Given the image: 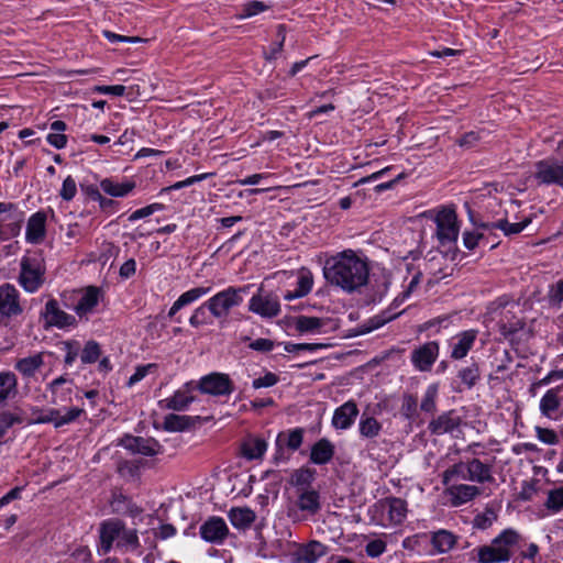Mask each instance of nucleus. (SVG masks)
I'll return each mask as SVG.
<instances>
[{"mask_svg": "<svg viewBox=\"0 0 563 563\" xmlns=\"http://www.w3.org/2000/svg\"><path fill=\"white\" fill-rule=\"evenodd\" d=\"M100 548L101 554H107L112 548L121 553L141 555L143 553L135 529L126 528L119 519L106 520L100 525Z\"/></svg>", "mask_w": 563, "mask_h": 563, "instance_id": "f257e3e1", "label": "nucleus"}, {"mask_svg": "<svg viewBox=\"0 0 563 563\" xmlns=\"http://www.w3.org/2000/svg\"><path fill=\"white\" fill-rule=\"evenodd\" d=\"M386 284L369 277V262L362 252H354V300L360 306L379 301L386 292Z\"/></svg>", "mask_w": 563, "mask_h": 563, "instance_id": "f03ea898", "label": "nucleus"}, {"mask_svg": "<svg viewBox=\"0 0 563 563\" xmlns=\"http://www.w3.org/2000/svg\"><path fill=\"white\" fill-rule=\"evenodd\" d=\"M407 501L399 497H386L379 499L367 508L365 517L354 514V522L363 521L382 527L399 526L407 517Z\"/></svg>", "mask_w": 563, "mask_h": 563, "instance_id": "7ed1b4c3", "label": "nucleus"}, {"mask_svg": "<svg viewBox=\"0 0 563 563\" xmlns=\"http://www.w3.org/2000/svg\"><path fill=\"white\" fill-rule=\"evenodd\" d=\"M323 276L329 284L352 292V250L347 249L328 257Z\"/></svg>", "mask_w": 563, "mask_h": 563, "instance_id": "20e7f679", "label": "nucleus"}, {"mask_svg": "<svg viewBox=\"0 0 563 563\" xmlns=\"http://www.w3.org/2000/svg\"><path fill=\"white\" fill-rule=\"evenodd\" d=\"M520 536L514 529H505L490 544L476 549L478 563H503L511 559L510 548L519 542Z\"/></svg>", "mask_w": 563, "mask_h": 563, "instance_id": "39448f33", "label": "nucleus"}, {"mask_svg": "<svg viewBox=\"0 0 563 563\" xmlns=\"http://www.w3.org/2000/svg\"><path fill=\"white\" fill-rule=\"evenodd\" d=\"M250 288L251 285L242 287L230 286L210 297L206 301V306H208L212 317L218 320H225L231 310L243 302L244 295L249 292Z\"/></svg>", "mask_w": 563, "mask_h": 563, "instance_id": "423d86ee", "label": "nucleus"}, {"mask_svg": "<svg viewBox=\"0 0 563 563\" xmlns=\"http://www.w3.org/2000/svg\"><path fill=\"white\" fill-rule=\"evenodd\" d=\"M19 284L29 294L36 292L44 283L45 265L38 253L26 254L20 262Z\"/></svg>", "mask_w": 563, "mask_h": 563, "instance_id": "0eeeda50", "label": "nucleus"}, {"mask_svg": "<svg viewBox=\"0 0 563 563\" xmlns=\"http://www.w3.org/2000/svg\"><path fill=\"white\" fill-rule=\"evenodd\" d=\"M23 312L24 303L15 286L9 283L0 285V325H9Z\"/></svg>", "mask_w": 563, "mask_h": 563, "instance_id": "6e6552de", "label": "nucleus"}, {"mask_svg": "<svg viewBox=\"0 0 563 563\" xmlns=\"http://www.w3.org/2000/svg\"><path fill=\"white\" fill-rule=\"evenodd\" d=\"M533 178L538 185H556L563 188V159L548 157L534 164Z\"/></svg>", "mask_w": 563, "mask_h": 563, "instance_id": "1a4fd4ad", "label": "nucleus"}, {"mask_svg": "<svg viewBox=\"0 0 563 563\" xmlns=\"http://www.w3.org/2000/svg\"><path fill=\"white\" fill-rule=\"evenodd\" d=\"M303 435V428H294L280 431L275 440L276 451L274 454V461L276 463L286 462L290 454L301 446Z\"/></svg>", "mask_w": 563, "mask_h": 563, "instance_id": "9d476101", "label": "nucleus"}, {"mask_svg": "<svg viewBox=\"0 0 563 563\" xmlns=\"http://www.w3.org/2000/svg\"><path fill=\"white\" fill-rule=\"evenodd\" d=\"M202 394L211 396H229L234 386L228 374L213 372L202 376L197 386Z\"/></svg>", "mask_w": 563, "mask_h": 563, "instance_id": "9b49d317", "label": "nucleus"}, {"mask_svg": "<svg viewBox=\"0 0 563 563\" xmlns=\"http://www.w3.org/2000/svg\"><path fill=\"white\" fill-rule=\"evenodd\" d=\"M42 316L47 327H54L60 330L74 329L78 323L75 316L60 309L56 299H49L45 303Z\"/></svg>", "mask_w": 563, "mask_h": 563, "instance_id": "f8f14e48", "label": "nucleus"}, {"mask_svg": "<svg viewBox=\"0 0 563 563\" xmlns=\"http://www.w3.org/2000/svg\"><path fill=\"white\" fill-rule=\"evenodd\" d=\"M249 310L262 318H274L280 312V303L277 296L260 288L250 299Z\"/></svg>", "mask_w": 563, "mask_h": 563, "instance_id": "ddd939ff", "label": "nucleus"}, {"mask_svg": "<svg viewBox=\"0 0 563 563\" xmlns=\"http://www.w3.org/2000/svg\"><path fill=\"white\" fill-rule=\"evenodd\" d=\"M230 533L225 520L218 516L209 517L199 528L201 539L208 543L220 545Z\"/></svg>", "mask_w": 563, "mask_h": 563, "instance_id": "4468645a", "label": "nucleus"}, {"mask_svg": "<svg viewBox=\"0 0 563 563\" xmlns=\"http://www.w3.org/2000/svg\"><path fill=\"white\" fill-rule=\"evenodd\" d=\"M440 352L437 341H429L416 347L410 355L413 367L419 372H430Z\"/></svg>", "mask_w": 563, "mask_h": 563, "instance_id": "2eb2a0df", "label": "nucleus"}, {"mask_svg": "<svg viewBox=\"0 0 563 563\" xmlns=\"http://www.w3.org/2000/svg\"><path fill=\"white\" fill-rule=\"evenodd\" d=\"M194 383H186L181 388L177 389L170 397L158 401L162 409L173 411H184L196 400Z\"/></svg>", "mask_w": 563, "mask_h": 563, "instance_id": "dca6fc26", "label": "nucleus"}, {"mask_svg": "<svg viewBox=\"0 0 563 563\" xmlns=\"http://www.w3.org/2000/svg\"><path fill=\"white\" fill-rule=\"evenodd\" d=\"M133 454L154 456L162 453V445L153 438H142L126 434L119 443Z\"/></svg>", "mask_w": 563, "mask_h": 563, "instance_id": "f3484780", "label": "nucleus"}, {"mask_svg": "<svg viewBox=\"0 0 563 563\" xmlns=\"http://www.w3.org/2000/svg\"><path fill=\"white\" fill-rule=\"evenodd\" d=\"M461 424L462 418L455 410H449L432 419L428 424V430L431 434L442 435L454 432Z\"/></svg>", "mask_w": 563, "mask_h": 563, "instance_id": "a211bd4d", "label": "nucleus"}, {"mask_svg": "<svg viewBox=\"0 0 563 563\" xmlns=\"http://www.w3.org/2000/svg\"><path fill=\"white\" fill-rule=\"evenodd\" d=\"M327 545L316 540L300 544L292 553V562L317 563L320 558L327 554Z\"/></svg>", "mask_w": 563, "mask_h": 563, "instance_id": "6ab92c4d", "label": "nucleus"}, {"mask_svg": "<svg viewBox=\"0 0 563 563\" xmlns=\"http://www.w3.org/2000/svg\"><path fill=\"white\" fill-rule=\"evenodd\" d=\"M47 355L45 352L34 353L32 355L16 360L14 369L22 376L23 379L30 380L34 378L36 373L44 365V358Z\"/></svg>", "mask_w": 563, "mask_h": 563, "instance_id": "aec40b11", "label": "nucleus"}, {"mask_svg": "<svg viewBox=\"0 0 563 563\" xmlns=\"http://www.w3.org/2000/svg\"><path fill=\"white\" fill-rule=\"evenodd\" d=\"M437 235L442 244L457 239L459 228L456 225V216L453 211L437 218Z\"/></svg>", "mask_w": 563, "mask_h": 563, "instance_id": "412c9836", "label": "nucleus"}, {"mask_svg": "<svg viewBox=\"0 0 563 563\" xmlns=\"http://www.w3.org/2000/svg\"><path fill=\"white\" fill-rule=\"evenodd\" d=\"M46 234V214L43 211L33 213L26 223L25 240L32 244L41 243Z\"/></svg>", "mask_w": 563, "mask_h": 563, "instance_id": "4be33fe9", "label": "nucleus"}, {"mask_svg": "<svg viewBox=\"0 0 563 563\" xmlns=\"http://www.w3.org/2000/svg\"><path fill=\"white\" fill-rule=\"evenodd\" d=\"M313 286V275L308 268H300L297 273V285L294 290H287L284 294V299L287 301H291L297 298H302L307 296Z\"/></svg>", "mask_w": 563, "mask_h": 563, "instance_id": "5701e85b", "label": "nucleus"}, {"mask_svg": "<svg viewBox=\"0 0 563 563\" xmlns=\"http://www.w3.org/2000/svg\"><path fill=\"white\" fill-rule=\"evenodd\" d=\"M563 393V384L549 389L540 400V411L547 418H554L560 409L563 398L560 394Z\"/></svg>", "mask_w": 563, "mask_h": 563, "instance_id": "b1692460", "label": "nucleus"}, {"mask_svg": "<svg viewBox=\"0 0 563 563\" xmlns=\"http://www.w3.org/2000/svg\"><path fill=\"white\" fill-rule=\"evenodd\" d=\"M100 290L95 286L87 287L77 303L74 307L75 312L80 318L86 317L91 313L93 309L97 307L100 300Z\"/></svg>", "mask_w": 563, "mask_h": 563, "instance_id": "393cba45", "label": "nucleus"}, {"mask_svg": "<svg viewBox=\"0 0 563 563\" xmlns=\"http://www.w3.org/2000/svg\"><path fill=\"white\" fill-rule=\"evenodd\" d=\"M453 506L464 505L482 494V489L474 485L459 484L448 488Z\"/></svg>", "mask_w": 563, "mask_h": 563, "instance_id": "a878e982", "label": "nucleus"}, {"mask_svg": "<svg viewBox=\"0 0 563 563\" xmlns=\"http://www.w3.org/2000/svg\"><path fill=\"white\" fill-rule=\"evenodd\" d=\"M228 518L235 529L247 530L256 520V514L249 507H232Z\"/></svg>", "mask_w": 563, "mask_h": 563, "instance_id": "bb28decb", "label": "nucleus"}, {"mask_svg": "<svg viewBox=\"0 0 563 563\" xmlns=\"http://www.w3.org/2000/svg\"><path fill=\"white\" fill-rule=\"evenodd\" d=\"M25 422L24 411L20 407H13L0 411V443L9 430L14 426Z\"/></svg>", "mask_w": 563, "mask_h": 563, "instance_id": "cd10ccee", "label": "nucleus"}, {"mask_svg": "<svg viewBox=\"0 0 563 563\" xmlns=\"http://www.w3.org/2000/svg\"><path fill=\"white\" fill-rule=\"evenodd\" d=\"M468 462L467 481L478 484L493 483L495 481L492 474V466L483 463L479 459H472Z\"/></svg>", "mask_w": 563, "mask_h": 563, "instance_id": "c85d7f7f", "label": "nucleus"}, {"mask_svg": "<svg viewBox=\"0 0 563 563\" xmlns=\"http://www.w3.org/2000/svg\"><path fill=\"white\" fill-rule=\"evenodd\" d=\"M532 221L531 217L525 218L522 221L517 223H510L507 219H500L496 222H483L478 224L479 228H483L485 230H493V229H499L504 232L505 235H516L522 232Z\"/></svg>", "mask_w": 563, "mask_h": 563, "instance_id": "c756f323", "label": "nucleus"}, {"mask_svg": "<svg viewBox=\"0 0 563 563\" xmlns=\"http://www.w3.org/2000/svg\"><path fill=\"white\" fill-rule=\"evenodd\" d=\"M477 331L475 330H467L460 333L456 336L457 341L452 346L451 357L453 360L464 358L473 347Z\"/></svg>", "mask_w": 563, "mask_h": 563, "instance_id": "7c9ffc66", "label": "nucleus"}, {"mask_svg": "<svg viewBox=\"0 0 563 563\" xmlns=\"http://www.w3.org/2000/svg\"><path fill=\"white\" fill-rule=\"evenodd\" d=\"M18 394V377L11 371L0 372V406L7 404Z\"/></svg>", "mask_w": 563, "mask_h": 563, "instance_id": "2f4dec72", "label": "nucleus"}, {"mask_svg": "<svg viewBox=\"0 0 563 563\" xmlns=\"http://www.w3.org/2000/svg\"><path fill=\"white\" fill-rule=\"evenodd\" d=\"M334 454L333 444L325 438L317 441L310 451V461L317 465H323L331 461Z\"/></svg>", "mask_w": 563, "mask_h": 563, "instance_id": "473e14b6", "label": "nucleus"}, {"mask_svg": "<svg viewBox=\"0 0 563 563\" xmlns=\"http://www.w3.org/2000/svg\"><path fill=\"white\" fill-rule=\"evenodd\" d=\"M210 291L211 287H195L185 291L170 307L168 311V317H174L181 308L195 302L196 300L209 294Z\"/></svg>", "mask_w": 563, "mask_h": 563, "instance_id": "72a5a7b5", "label": "nucleus"}, {"mask_svg": "<svg viewBox=\"0 0 563 563\" xmlns=\"http://www.w3.org/2000/svg\"><path fill=\"white\" fill-rule=\"evenodd\" d=\"M100 188L107 195L120 198L128 196L135 188V183L131 180L118 183L113 178H104L100 181Z\"/></svg>", "mask_w": 563, "mask_h": 563, "instance_id": "f704fd0d", "label": "nucleus"}, {"mask_svg": "<svg viewBox=\"0 0 563 563\" xmlns=\"http://www.w3.org/2000/svg\"><path fill=\"white\" fill-rule=\"evenodd\" d=\"M398 316L399 313L388 314V311H384L380 314L374 316L373 318L368 319L365 323L354 328V338L369 333L373 330H376L386 324L387 322L394 320Z\"/></svg>", "mask_w": 563, "mask_h": 563, "instance_id": "c9c22d12", "label": "nucleus"}, {"mask_svg": "<svg viewBox=\"0 0 563 563\" xmlns=\"http://www.w3.org/2000/svg\"><path fill=\"white\" fill-rule=\"evenodd\" d=\"M267 450V442L261 438H249L242 444V454L247 460L263 457Z\"/></svg>", "mask_w": 563, "mask_h": 563, "instance_id": "e433bc0d", "label": "nucleus"}, {"mask_svg": "<svg viewBox=\"0 0 563 563\" xmlns=\"http://www.w3.org/2000/svg\"><path fill=\"white\" fill-rule=\"evenodd\" d=\"M456 540L451 531L441 529L432 533L431 544L437 552L446 553L455 545Z\"/></svg>", "mask_w": 563, "mask_h": 563, "instance_id": "4c0bfd02", "label": "nucleus"}, {"mask_svg": "<svg viewBox=\"0 0 563 563\" xmlns=\"http://www.w3.org/2000/svg\"><path fill=\"white\" fill-rule=\"evenodd\" d=\"M297 505L302 511L316 514L320 509V496L313 489H305L299 495Z\"/></svg>", "mask_w": 563, "mask_h": 563, "instance_id": "58836bf2", "label": "nucleus"}, {"mask_svg": "<svg viewBox=\"0 0 563 563\" xmlns=\"http://www.w3.org/2000/svg\"><path fill=\"white\" fill-rule=\"evenodd\" d=\"M324 325V320L317 317L299 316L295 320V328L300 333H317Z\"/></svg>", "mask_w": 563, "mask_h": 563, "instance_id": "ea45409f", "label": "nucleus"}, {"mask_svg": "<svg viewBox=\"0 0 563 563\" xmlns=\"http://www.w3.org/2000/svg\"><path fill=\"white\" fill-rule=\"evenodd\" d=\"M352 422V400L339 407L333 415L332 424L335 429H347Z\"/></svg>", "mask_w": 563, "mask_h": 563, "instance_id": "a19ab883", "label": "nucleus"}, {"mask_svg": "<svg viewBox=\"0 0 563 563\" xmlns=\"http://www.w3.org/2000/svg\"><path fill=\"white\" fill-rule=\"evenodd\" d=\"M269 8L271 7L263 1H258V0L247 1L241 5L239 12L235 14V18L238 20H245V19L252 18V16H255L262 12H265Z\"/></svg>", "mask_w": 563, "mask_h": 563, "instance_id": "79ce46f5", "label": "nucleus"}, {"mask_svg": "<svg viewBox=\"0 0 563 563\" xmlns=\"http://www.w3.org/2000/svg\"><path fill=\"white\" fill-rule=\"evenodd\" d=\"M191 417L169 413L164 418V429L172 432L184 431L191 426Z\"/></svg>", "mask_w": 563, "mask_h": 563, "instance_id": "37998d69", "label": "nucleus"}, {"mask_svg": "<svg viewBox=\"0 0 563 563\" xmlns=\"http://www.w3.org/2000/svg\"><path fill=\"white\" fill-rule=\"evenodd\" d=\"M457 377L468 389L473 388L481 378L478 364L473 362L468 366L461 368Z\"/></svg>", "mask_w": 563, "mask_h": 563, "instance_id": "c03bdc74", "label": "nucleus"}, {"mask_svg": "<svg viewBox=\"0 0 563 563\" xmlns=\"http://www.w3.org/2000/svg\"><path fill=\"white\" fill-rule=\"evenodd\" d=\"M32 419L27 424L53 423L55 427V417H57V409L48 408L46 410L38 407L31 408Z\"/></svg>", "mask_w": 563, "mask_h": 563, "instance_id": "a18cd8bd", "label": "nucleus"}, {"mask_svg": "<svg viewBox=\"0 0 563 563\" xmlns=\"http://www.w3.org/2000/svg\"><path fill=\"white\" fill-rule=\"evenodd\" d=\"M468 474V462H459L446 468L442 474V483L448 485L451 479L459 477L463 481H467Z\"/></svg>", "mask_w": 563, "mask_h": 563, "instance_id": "49530a36", "label": "nucleus"}, {"mask_svg": "<svg viewBox=\"0 0 563 563\" xmlns=\"http://www.w3.org/2000/svg\"><path fill=\"white\" fill-rule=\"evenodd\" d=\"M498 519L497 512L492 507H486L481 514H477L473 519V528L478 530H486L493 526Z\"/></svg>", "mask_w": 563, "mask_h": 563, "instance_id": "de8ad7c7", "label": "nucleus"}, {"mask_svg": "<svg viewBox=\"0 0 563 563\" xmlns=\"http://www.w3.org/2000/svg\"><path fill=\"white\" fill-rule=\"evenodd\" d=\"M101 356V346L95 340L86 342L84 349L80 352V361L82 364H92Z\"/></svg>", "mask_w": 563, "mask_h": 563, "instance_id": "09e8293b", "label": "nucleus"}, {"mask_svg": "<svg viewBox=\"0 0 563 563\" xmlns=\"http://www.w3.org/2000/svg\"><path fill=\"white\" fill-rule=\"evenodd\" d=\"M67 383V379L64 376H59L51 382L49 389L53 394L52 402L58 405L62 401H66L69 399V395L71 393L70 388L66 390H60V387Z\"/></svg>", "mask_w": 563, "mask_h": 563, "instance_id": "8fccbe9b", "label": "nucleus"}, {"mask_svg": "<svg viewBox=\"0 0 563 563\" xmlns=\"http://www.w3.org/2000/svg\"><path fill=\"white\" fill-rule=\"evenodd\" d=\"M544 507L553 514L563 509V486L552 488L548 492Z\"/></svg>", "mask_w": 563, "mask_h": 563, "instance_id": "3c124183", "label": "nucleus"}, {"mask_svg": "<svg viewBox=\"0 0 563 563\" xmlns=\"http://www.w3.org/2000/svg\"><path fill=\"white\" fill-rule=\"evenodd\" d=\"M437 397L438 385L431 384L430 386H428L423 395L422 401L420 404V409L427 413H434L437 410Z\"/></svg>", "mask_w": 563, "mask_h": 563, "instance_id": "603ef678", "label": "nucleus"}, {"mask_svg": "<svg viewBox=\"0 0 563 563\" xmlns=\"http://www.w3.org/2000/svg\"><path fill=\"white\" fill-rule=\"evenodd\" d=\"M84 409L77 407L67 408L65 409L64 413L62 410L57 409V417H55V428L58 429L65 424L76 421Z\"/></svg>", "mask_w": 563, "mask_h": 563, "instance_id": "864d4df0", "label": "nucleus"}, {"mask_svg": "<svg viewBox=\"0 0 563 563\" xmlns=\"http://www.w3.org/2000/svg\"><path fill=\"white\" fill-rule=\"evenodd\" d=\"M526 322L521 319H515L508 322H501L499 324L500 334L507 339L512 341L514 336L521 330H523Z\"/></svg>", "mask_w": 563, "mask_h": 563, "instance_id": "5fc2aeb1", "label": "nucleus"}, {"mask_svg": "<svg viewBox=\"0 0 563 563\" xmlns=\"http://www.w3.org/2000/svg\"><path fill=\"white\" fill-rule=\"evenodd\" d=\"M390 169V167H386V168H382L379 170H372L369 175H361V174H354V179L356 178V180H354V188H358L361 186H365V185H368V184H374L376 183L378 179H380L388 170Z\"/></svg>", "mask_w": 563, "mask_h": 563, "instance_id": "6e6d98bb", "label": "nucleus"}, {"mask_svg": "<svg viewBox=\"0 0 563 563\" xmlns=\"http://www.w3.org/2000/svg\"><path fill=\"white\" fill-rule=\"evenodd\" d=\"M417 407L418 402L416 396L411 394L404 395L400 412L407 420H412L415 418L417 415Z\"/></svg>", "mask_w": 563, "mask_h": 563, "instance_id": "4d7b16f0", "label": "nucleus"}, {"mask_svg": "<svg viewBox=\"0 0 563 563\" xmlns=\"http://www.w3.org/2000/svg\"><path fill=\"white\" fill-rule=\"evenodd\" d=\"M208 306H206V301L197 307L192 314L189 318V324L194 328H199L201 325H206L209 323L207 317Z\"/></svg>", "mask_w": 563, "mask_h": 563, "instance_id": "13d9d810", "label": "nucleus"}, {"mask_svg": "<svg viewBox=\"0 0 563 563\" xmlns=\"http://www.w3.org/2000/svg\"><path fill=\"white\" fill-rule=\"evenodd\" d=\"M380 424L375 418H366L360 423V432L366 438H373L378 434Z\"/></svg>", "mask_w": 563, "mask_h": 563, "instance_id": "bf43d9fd", "label": "nucleus"}, {"mask_svg": "<svg viewBox=\"0 0 563 563\" xmlns=\"http://www.w3.org/2000/svg\"><path fill=\"white\" fill-rule=\"evenodd\" d=\"M77 194V184L76 180L71 176H67L62 185L59 190V196L65 201H70Z\"/></svg>", "mask_w": 563, "mask_h": 563, "instance_id": "052dcab7", "label": "nucleus"}, {"mask_svg": "<svg viewBox=\"0 0 563 563\" xmlns=\"http://www.w3.org/2000/svg\"><path fill=\"white\" fill-rule=\"evenodd\" d=\"M164 209V206L162 203H152L144 208L137 209L134 212H132L129 217V221L134 222L140 219L146 218L152 216L156 211H162Z\"/></svg>", "mask_w": 563, "mask_h": 563, "instance_id": "680f3d73", "label": "nucleus"}, {"mask_svg": "<svg viewBox=\"0 0 563 563\" xmlns=\"http://www.w3.org/2000/svg\"><path fill=\"white\" fill-rule=\"evenodd\" d=\"M64 350L66 351L65 364L71 366L76 361L79 352V342L75 340L63 342Z\"/></svg>", "mask_w": 563, "mask_h": 563, "instance_id": "e2e57ef3", "label": "nucleus"}, {"mask_svg": "<svg viewBox=\"0 0 563 563\" xmlns=\"http://www.w3.org/2000/svg\"><path fill=\"white\" fill-rule=\"evenodd\" d=\"M157 365L152 363L137 366L135 372L130 376L126 385L132 387L136 383L141 382L151 371L155 369Z\"/></svg>", "mask_w": 563, "mask_h": 563, "instance_id": "0e129e2a", "label": "nucleus"}, {"mask_svg": "<svg viewBox=\"0 0 563 563\" xmlns=\"http://www.w3.org/2000/svg\"><path fill=\"white\" fill-rule=\"evenodd\" d=\"M387 548V543L382 539L371 540L366 547L365 552L369 558H378L380 556Z\"/></svg>", "mask_w": 563, "mask_h": 563, "instance_id": "69168bd1", "label": "nucleus"}, {"mask_svg": "<svg viewBox=\"0 0 563 563\" xmlns=\"http://www.w3.org/2000/svg\"><path fill=\"white\" fill-rule=\"evenodd\" d=\"M548 297L551 305H561L563 302V278L550 287Z\"/></svg>", "mask_w": 563, "mask_h": 563, "instance_id": "338daca9", "label": "nucleus"}, {"mask_svg": "<svg viewBox=\"0 0 563 563\" xmlns=\"http://www.w3.org/2000/svg\"><path fill=\"white\" fill-rule=\"evenodd\" d=\"M91 552L87 547L77 548L69 558V563H91Z\"/></svg>", "mask_w": 563, "mask_h": 563, "instance_id": "774afa93", "label": "nucleus"}]
</instances>
